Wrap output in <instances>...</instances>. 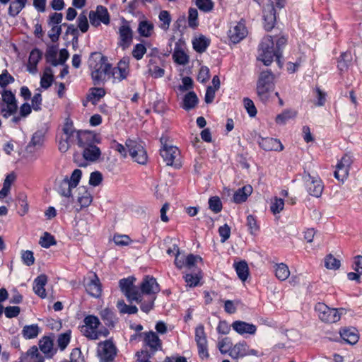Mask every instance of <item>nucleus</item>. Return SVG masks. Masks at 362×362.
Wrapping results in <instances>:
<instances>
[{
  "mask_svg": "<svg viewBox=\"0 0 362 362\" xmlns=\"http://www.w3.org/2000/svg\"><path fill=\"white\" fill-rule=\"evenodd\" d=\"M70 341V335L68 333H64L59 335L57 344L62 350H64Z\"/></svg>",
  "mask_w": 362,
  "mask_h": 362,
  "instance_id": "obj_64",
  "label": "nucleus"
},
{
  "mask_svg": "<svg viewBox=\"0 0 362 362\" xmlns=\"http://www.w3.org/2000/svg\"><path fill=\"white\" fill-rule=\"evenodd\" d=\"M26 362H43L42 357L39 354L36 346L31 347L25 356Z\"/></svg>",
  "mask_w": 362,
  "mask_h": 362,
  "instance_id": "obj_37",
  "label": "nucleus"
},
{
  "mask_svg": "<svg viewBox=\"0 0 362 362\" xmlns=\"http://www.w3.org/2000/svg\"><path fill=\"white\" fill-rule=\"evenodd\" d=\"M159 19L162 22L160 28L165 31L168 30L171 22L170 13L167 11H162L159 14Z\"/></svg>",
  "mask_w": 362,
  "mask_h": 362,
  "instance_id": "obj_48",
  "label": "nucleus"
},
{
  "mask_svg": "<svg viewBox=\"0 0 362 362\" xmlns=\"http://www.w3.org/2000/svg\"><path fill=\"white\" fill-rule=\"evenodd\" d=\"M196 6L204 12H209L212 10L214 3L211 0H196Z\"/></svg>",
  "mask_w": 362,
  "mask_h": 362,
  "instance_id": "obj_57",
  "label": "nucleus"
},
{
  "mask_svg": "<svg viewBox=\"0 0 362 362\" xmlns=\"http://www.w3.org/2000/svg\"><path fill=\"white\" fill-rule=\"evenodd\" d=\"M84 325L81 327V332L83 334L92 340L98 339L101 334L106 336L107 332L98 330L100 324L99 319L94 315H88L83 320Z\"/></svg>",
  "mask_w": 362,
  "mask_h": 362,
  "instance_id": "obj_9",
  "label": "nucleus"
},
{
  "mask_svg": "<svg viewBox=\"0 0 362 362\" xmlns=\"http://www.w3.org/2000/svg\"><path fill=\"white\" fill-rule=\"evenodd\" d=\"M296 115V112L295 111L286 110L285 112H283L276 117V122L278 124H285L288 119L294 118Z\"/></svg>",
  "mask_w": 362,
  "mask_h": 362,
  "instance_id": "obj_51",
  "label": "nucleus"
},
{
  "mask_svg": "<svg viewBox=\"0 0 362 362\" xmlns=\"http://www.w3.org/2000/svg\"><path fill=\"white\" fill-rule=\"evenodd\" d=\"M209 43L210 40L204 35L194 38L192 42L194 49L199 53L204 52Z\"/></svg>",
  "mask_w": 362,
  "mask_h": 362,
  "instance_id": "obj_33",
  "label": "nucleus"
},
{
  "mask_svg": "<svg viewBox=\"0 0 362 362\" xmlns=\"http://www.w3.org/2000/svg\"><path fill=\"white\" fill-rule=\"evenodd\" d=\"M144 334V342L153 351H157L161 347V341L158 335L153 332H146Z\"/></svg>",
  "mask_w": 362,
  "mask_h": 362,
  "instance_id": "obj_24",
  "label": "nucleus"
},
{
  "mask_svg": "<svg viewBox=\"0 0 362 362\" xmlns=\"http://www.w3.org/2000/svg\"><path fill=\"white\" fill-rule=\"evenodd\" d=\"M89 19L92 25L98 27L100 23L107 25L110 22V17L106 8L103 6H98L95 11L89 13Z\"/></svg>",
  "mask_w": 362,
  "mask_h": 362,
  "instance_id": "obj_17",
  "label": "nucleus"
},
{
  "mask_svg": "<svg viewBox=\"0 0 362 362\" xmlns=\"http://www.w3.org/2000/svg\"><path fill=\"white\" fill-rule=\"evenodd\" d=\"M88 66L95 84H101L110 81L111 64L107 58L100 52L91 54L88 59Z\"/></svg>",
  "mask_w": 362,
  "mask_h": 362,
  "instance_id": "obj_2",
  "label": "nucleus"
},
{
  "mask_svg": "<svg viewBox=\"0 0 362 362\" xmlns=\"http://www.w3.org/2000/svg\"><path fill=\"white\" fill-rule=\"evenodd\" d=\"M47 282V277L46 275L42 274L35 279L34 281L33 291L41 298L46 297V291L45 286Z\"/></svg>",
  "mask_w": 362,
  "mask_h": 362,
  "instance_id": "obj_25",
  "label": "nucleus"
},
{
  "mask_svg": "<svg viewBox=\"0 0 362 362\" xmlns=\"http://www.w3.org/2000/svg\"><path fill=\"white\" fill-rule=\"evenodd\" d=\"M286 0H275L274 2H269L264 6L263 9V25L267 31L272 30L276 21V8L281 9L284 7Z\"/></svg>",
  "mask_w": 362,
  "mask_h": 362,
  "instance_id": "obj_7",
  "label": "nucleus"
},
{
  "mask_svg": "<svg viewBox=\"0 0 362 362\" xmlns=\"http://www.w3.org/2000/svg\"><path fill=\"white\" fill-rule=\"evenodd\" d=\"M53 81V73L50 68H46L40 80L41 86L48 88Z\"/></svg>",
  "mask_w": 362,
  "mask_h": 362,
  "instance_id": "obj_41",
  "label": "nucleus"
},
{
  "mask_svg": "<svg viewBox=\"0 0 362 362\" xmlns=\"http://www.w3.org/2000/svg\"><path fill=\"white\" fill-rule=\"evenodd\" d=\"M112 240L118 246H126L131 243L130 238L127 235L116 234L113 236Z\"/></svg>",
  "mask_w": 362,
  "mask_h": 362,
  "instance_id": "obj_55",
  "label": "nucleus"
},
{
  "mask_svg": "<svg viewBox=\"0 0 362 362\" xmlns=\"http://www.w3.org/2000/svg\"><path fill=\"white\" fill-rule=\"evenodd\" d=\"M197 18H198V11L194 8H190L189 10V16H188V23L189 26L192 28H195L197 26Z\"/></svg>",
  "mask_w": 362,
  "mask_h": 362,
  "instance_id": "obj_61",
  "label": "nucleus"
},
{
  "mask_svg": "<svg viewBox=\"0 0 362 362\" xmlns=\"http://www.w3.org/2000/svg\"><path fill=\"white\" fill-rule=\"evenodd\" d=\"M99 140L97 136L90 132H82L80 131L75 143L84 148L90 145H93L94 143H98Z\"/></svg>",
  "mask_w": 362,
  "mask_h": 362,
  "instance_id": "obj_21",
  "label": "nucleus"
},
{
  "mask_svg": "<svg viewBox=\"0 0 362 362\" xmlns=\"http://www.w3.org/2000/svg\"><path fill=\"white\" fill-rule=\"evenodd\" d=\"M21 258L24 264L28 266H31L35 262L33 252L30 250L23 251L21 252Z\"/></svg>",
  "mask_w": 362,
  "mask_h": 362,
  "instance_id": "obj_62",
  "label": "nucleus"
},
{
  "mask_svg": "<svg viewBox=\"0 0 362 362\" xmlns=\"http://www.w3.org/2000/svg\"><path fill=\"white\" fill-rule=\"evenodd\" d=\"M247 187L244 186L242 188L238 189L233 195V201L235 203H242L247 200Z\"/></svg>",
  "mask_w": 362,
  "mask_h": 362,
  "instance_id": "obj_50",
  "label": "nucleus"
},
{
  "mask_svg": "<svg viewBox=\"0 0 362 362\" xmlns=\"http://www.w3.org/2000/svg\"><path fill=\"white\" fill-rule=\"evenodd\" d=\"M231 327L233 329L240 334L249 333V325L243 321H235L233 322Z\"/></svg>",
  "mask_w": 362,
  "mask_h": 362,
  "instance_id": "obj_46",
  "label": "nucleus"
},
{
  "mask_svg": "<svg viewBox=\"0 0 362 362\" xmlns=\"http://www.w3.org/2000/svg\"><path fill=\"white\" fill-rule=\"evenodd\" d=\"M39 334V327L37 325H26L23 327V335L25 339H33Z\"/></svg>",
  "mask_w": 362,
  "mask_h": 362,
  "instance_id": "obj_42",
  "label": "nucleus"
},
{
  "mask_svg": "<svg viewBox=\"0 0 362 362\" xmlns=\"http://www.w3.org/2000/svg\"><path fill=\"white\" fill-rule=\"evenodd\" d=\"M63 132L62 137L69 140L71 143H75L80 131H76L71 123L66 122L63 127Z\"/></svg>",
  "mask_w": 362,
  "mask_h": 362,
  "instance_id": "obj_30",
  "label": "nucleus"
},
{
  "mask_svg": "<svg viewBox=\"0 0 362 362\" xmlns=\"http://www.w3.org/2000/svg\"><path fill=\"white\" fill-rule=\"evenodd\" d=\"M100 155V151L99 148L93 144L83 148V156L87 160H96Z\"/></svg>",
  "mask_w": 362,
  "mask_h": 362,
  "instance_id": "obj_28",
  "label": "nucleus"
},
{
  "mask_svg": "<svg viewBox=\"0 0 362 362\" xmlns=\"http://www.w3.org/2000/svg\"><path fill=\"white\" fill-rule=\"evenodd\" d=\"M103 175L99 171L92 172L90 174L88 184L93 187H97L100 185L103 181Z\"/></svg>",
  "mask_w": 362,
  "mask_h": 362,
  "instance_id": "obj_53",
  "label": "nucleus"
},
{
  "mask_svg": "<svg viewBox=\"0 0 362 362\" xmlns=\"http://www.w3.org/2000/svg\"><path fill=\"white\" fill-rule=\"evenodd\" d=\"M195 341L198 347V351L202 358H207L209 353L207 350V338L204 327L202 325L195 328Z\"/></svg>",
  "mask_w": 362,
  "mask_h": 362,
  "instance_id": "obj_16",
  "label": "nucleus"
},
{
  "mask_svg": "<svg viewBox=\"0 0 362 362\" xmlns=\"http://www.w3.org/2000/svg\"><path fill=\"white\" fill-rule=\"evenodd\" d=\"M209 208L215 213H218L222 209V203L218 197H213L209 201Z\"/></svg>",
  "mask_w": 362,
  "mask_h": 362,
  "instance_id": "obj_58",
  "label": "nucleus"
},
{
  "mask_svg": "<svg viewBox=\"0 0 362 362\" xmlns=\"http://www.w3.org/2000/svg\"><path fill=\"white\" fill-rule=\"evenodd\" d=\"M44 141V133L42 131H37L33 135L28 148H40L42 146Z\"/></svg>",
  "mask_w": 362,
  "mask_h": 362,
  "instance_id": "obj_43",
  "label": "nucleus"
},
{
  "mask_svg": "<svg viewBox=\"0 0 362 362\" xmlns=\"http://www.w3.org/2000/svg\"><path fill=\"white\" fill-rule=\"evenodd\" d=\"M116 347L107 340L98 344V356L101 362H112L116 356Z\"/></svg>",
  "mask_w": 362,
  "mask_h": 362,
  "instance_id": "obj_15",
  "label": "nucleus"
},
{
  "mask_svg": "<svg viewBox=\"0 0 362 362\" xmlns=\"http://www.w3.org/2000/svg\"><path fill=\"white\" fill-rule=\"evenodd\" d=\"M325 266L328 269H337L340 267V261L333 255H329L325 259Z\"/></svg>",
  "mask_w": 362,
  "mask_h": 362,
  "instance_id": "obj_47",
  "label": "nucleus"
},
{
  "mask_svg": "<svg viewBox=\"0 0 362 362\" xmlns=\"http://www.w3.org/2000/svg\"><path fill=\"white\" fill-rule=\"evenodd\" d=\"M351 59L352 58L350 53L345 52L341 54L340 59L338 62L339 69L341 71H344V69H346L348 67L349 64L351 63Z\"/></svg>",
  "mask_w": 362,
  "mask_h": 362,
  "instance_id": "obj_54",
  "label": "nucleus"
},
{
  "mask_svg": "<svg viewBox=\"0 0 362 362\" xmlns=\"http://www.w3.org/2000/svg\"><path fill=\"white\" fill-rule=\"evenodd\" d=\"M318 313L319 318L325 322L333 323L339 321L341 315L345 313L344 309H336L329 308L322 303H318L315 307Z\"/></svg>",
  "mask_w": 362,
  "mask_h": 362,
  "instance_id": "obj_10",
  "label": "nucleus"
},
{
  "mask_svg": "<svg viewBox=\"0 0 362 362\" xmlns=\"http://www.w3.org/2000/svg\"><path fill=\"white\" fill-rule=\"evenodd\" d=\"M274 267L275 276L279 280L285 281L289 277L290 270L286 264H276Z\"/></svg>",
  "mask_w": 362,
  "mask_h": 362,
  "instance_id": "obj_29",
  "label": "nucleus"
},
{
  "mask_svg": "<svg viewBox=\"0 0 362 362\" xmlns=\"http://www.w3.org/2000/svg\"><path fill=\"white\" fill-rule=\"evenodd\" d=\"M156 64L154 60L150 61V67L148 69L149 74L154 78H161L164 76L165 71L163 68L159 67L158 66H153Z\"/></svg>",
  "mask_w": 362,
  "mask_h": 362,
  "instance_id": "obj_49",
  "label": "nucleus"
},
{
  "mask_svg": "<svg viewBox=\"0 0 362 362\" xmlns=\"http://www.w3.org/2000/svg\"><path fill=\"white\" fill-rule=\"evenodd\" d=\"M39 244L44 248H49L50 246L55 245L57 241L49 233L45 232L40 238Z\"/></svg>",
  "mask_w": 362,
  "mask_h": 362,
  "instance_id": "obj_38",
  "label": "nucleus"
},
{
  "mask_svg": "<svg viewBox=\"0 0 362 362\" xmlns=\"http://www.w3.org/2000/svg\"><path fill=\"white\" fill-rule=\"evenodd\" d=\"M303 182L305 187L310 195L317 198L321 197L324 185L319 177L312 176L308 173L303 176Z\"/></svg>",
  "mask_w": 362,
  "mask_h": 362,
  "instance_id": "obj_12",
  "label": "nucleus"
},
{
  "mask_svg": "<svg viewBox=\"0 0 362 362\" xmlns=\"http://www.w3.org/2000/svg\"><path fill=\"white\" fill-rule=\"evenodd\" d=\"M117 308L123 314H134L138 312V308L136 306L126 305L122 300L117 301Z\"/></svg>",
  "mask_w": 362,
  "mask_h": 362,
  "instance_id": "obj_44",
  "label": "nucleus"
},
{
  "mask_svg": "<svg viewBox=\"0 0 362 362\" xmlns=\"http://www.w3.org/2000/svg\"><path fill=\"white\" fill-rule=\"evenodd\" d=\"M340 335L343 340L350 344H356L359 338L357 331L354 328L343 329L340 332Z\"/></svg>",
  "mask_w": 362,
  "mask_h": 362,
  "instance_id": "obj_26",
  "label": "nucleus"
},
{
  "mask_svg": "<svg viewBox=\"0 0 362 362\" xmlns=\"http://www.w3.org/2000/svg\"><path fill=\"white\" fill-rule=\"evenodd\" d=\"M236 273L242 281H245L248 276V265L246 261H240L234 264Z\"/></svg>",
  "mask_w": 362,
  "mask_h": 362,
  "instance_id": "obj_32",
  "label": "nucleus"
},
{
  "mask_svg": "<svg viewBox=\"0 0 362 362\" xmlns=\"http://www.w3.org/2000/svg\"><path fill=\"white\" fill-rule=\"evenodd\" d=\"M100 317L107 326H113L115 324V317L112 312L109 308H105L100 311Z\"/></svg>",
  "mask_w": 362,
  "mask_h": 362,
  "instance_id": "obj_45",
  "label": "nucleus"
},
{
  "mask_svg": "<svg viewBox=\"0 0 362 362\" xmlns=\"http://www.w3.org/2000/svg\"><path fill=\"white\" fill-rule=\"evenodd\" d=\"M247 35V29L245 21L231 23L227 32L229 40L234 44L240 42Z\"/></svg>",
  "mask_w": 362,
  "mask_h": 362,
  "instance_id": "obj_13",
  "label": "nucleus"
},
{
  "mask_svg": "<svg viewBox=\"0 0 362 362\" xmlns=\"http://www.w3.org/2000/svg\"><path fill=\"white\" fill-rule=\"evenodd\" d=\"M257 142L259 146L265 151H281L284 149V146L279 139L274 138H262L259 136Z\"/></svg>",
  "mask_w": 362,
  "mask_h": 362,
  "instance_id": "obj_19",
  "label": "nucleus"
},
{
  "mask_svg": "<svg viewBox=\"0 0 362 362\" xmlns=\"http://www.w3.org/2000/svg\"><path fill=\"white\" fill-rule=\"evenodd\" d=\"M276 58V50L274 47V40L272 35L264 36L259 45L257 59L265 66H269Z\"/></svg>",
  "mask_w": 362,
  "mask_h": 362,
  "instance_id": "obj_6",
  "label": "nucleus"
},
{
  "mask_svg": "<svg viewBox=\"0 0 362 362\" xmlns=\"http://www.w3.org/2000/svg\"><path fill=\"white\" fill-rule=\"evenodd\" d=\"M2 98L4 102L7 105L6 108L2 110L3 116L4 117H8L15 113L17 110L15 97L11 91L6 90L2 94Z\"/></svg>",
  "mask_w": 362,
  "mask_h": 362,
  "instance_id": "obj_20",
  "label": "nucleus"
},
{
  "mask_svg": "<svg viewBox=\"0 0 362 362\" xmlns=\"http://www.w3.org/2000/svg\"><path fill=\"white\" fill-rule=\"evenodd\" d=\"M115 149L124 158H126L129 153L132 160L139 164L145 165L147 162L146 151L142 144L136 140L129 139L124 145L117 143Z\"/></svg>",
  "mask_w": 362,
  "mask_h": 362,
  "instance_id": "obj_4",
  "label": "nucleus"
},
{
  "mask_svg": "<svg viewBox=\"0 0 362 362\" xmlns=\"http://www.w3.org/2000/svg\"><path fill=\"white\" fill-rule=\"evenodd\" d=\"M146 52V47L142 44H137L134 46L132 50V55L136 59L139 60L143 57Z\"/></svg>",
  "mask_w": 362,
  "mask_h": 362,
  "instance_id": "obj_59",
  "label": "nucleus"
},
{
  "mask_svg": "<svg viewBox=\"0 0 362 362\" xmlns=\"http://www.w3.org/2000/svg\"><path fill=\"white\" fill-rule=\"evenodd\" d=\"M284 207V201L281 198L275 197L272 202L270 209L273 214L280 213Z\"/></svg>",
  "mask_w": 362,
  "mask_h": 362,
  "instance_id": "obj_56",
  "label": "nucleus"
},
{
  "mask_svg": "<svg viewBox=\"0 0 362 362\" xmlns=\"http://www.w3.org/2000/svg\"><path fill=\"white\" fill-rule=\"evenodd\" d=\"M42 57V53L38 49H33L29 57L28 69L30 72L34 73L36 70V66Z\"/></svg>",
  "mask_w": 362,
  "mask_h": 362,
  "instance_id": "obj_34",
  "label": "nucleus"
},
{
  "mask_svg": "<svg viewBox=\"0 0 362 362\" xmlns=\"http://www.w3.org/2000/svg\"><path fill=\"white\" fill-rule=\"evenodd\" d=\"M57 50L54 47L49 48L46 53V58L48 62H51L53 66L58 64L57 59Z\"/></svg>",
  "mask_w": 362,
  "mask_h": 362,
  "instance_id": "obj_63",
  "label": "nucleus"
},
{
  "mask_svg": "<svg viewBox=\"0 0 362 362\" xmlns=\"http://www.w3.org/2000/svg\"><path fill=\"white\" fill-rule=\"evenodd\" d=\"M119 37H120V46L124 49L132 41L133 32L130 27L127 24H123L119 29Z\"/></svg>",
  "mask_w": 362,
  "mask_h": 362,
  "instance_id": "obj_23",
  "label": "nucleus"
},
{
  "mask_svg": "<svg viewBox=\"0 0 362 362\" xmlns=\"http://www.w3.org/2000/svg\"><path fill=\"white\" fill-rule=\"evenodd\" d=\"M274 89V75L268 70L261 72L257 85L258 95L262 100H265Z\"/></svg>",
  "mask_w": 362,
  "mask_h": 362,
  "instance_id": "obj_8",
  "label": "nucleus"
},
{
  "mask_svg": "<svg viewBox=\"0 0 362 362\" xmlns=\"http://www.w3.org/2000/svg\"><path fill=\"white\" fill-rule=\"evenodd\" d=\"M138 31L141 35L149 37L153 31V25L146 21H143L139 25Z\"/></svg>",
  "mask_w": 362,
  "mask_h": 362,
  "instance_id": "obj_39",
  "label": "nucleus"
},
{
  "mask_svg": "<svg viewBox=\"0 0 362 362\" xmlns=\"http://www.w3.org/2000/svg\"><path fill=\"white\" fill-rule=\"evenodd\" d=\"M162 147L160 150V155L163 162L168 166L175 168H180L182 166L180 153L178 148L168 142L165 137L160 138Z\"/></svg>",
  "mask_w": 362,
  "mask_h": 362,
  "instance_id": "obj_5",
  "label": "nucleus"
},
{
  "mask_svg": "<svg viewBox=\"0 0 362 362\" xmlns=\"http://www.w3.org/2000/svg\"><path fill=\"white\" fill-rule=\"evenodd\" d=\"M82 169H75L70 176L56 180L58 193L72 204L77 210L88 207L93 202V194L86 186L78 187L82 177Z\"/></svg>",
  "mask_w": 362,
  "mask_h": 362,
  "instance_id": "obj_1",
  "label": "nucleus"
},
{
  "mask_svg": "<svg viewBox=\"0 0 362 362\" xmlns=\"http://www.w3.org/2000/svg\"><path fill=\"white\" fill-rule=\"evenodd\" d=\"M40 350L49 357L54 355L55 350L53 349V341L48 337H44L39 341Z\"/></svg>",
  "mask_w": 362,
  "mask_h": 362,
  "instance_id": "obj_27",
  "label": "nucleus"
},
{
  "mask_svg": "<svg viewBox=\"0 0 362 362\" xmlns=\"http://www.w3.org/2000/svg\"><path fill=\"white\" fill-rule=\"evenodd\" d=\"M232 357H242L247 354V344L238 343L235 344L230 351Z\"/></svg>",
  "mask_w": 362,
  "mask_h": 362,
  "instance_id": "obj_40",
  "label": "nucleus"
},
{
  "mask_svg": "<svg viewBox=\"0 0 362 362\" xmlns=\"http://www.w3.org/2000/svg\"><path fill=\"white\" fill-rule=\"evenodd\" d=\"M218 233L221 236V242L225 243L230 236V227L228 224L219 227Z\"/></svg>",
  "mask_w": 362,
  "mask_h": 362,
  "instance_id": "obj_60",
  "label": "nucleus"
},
{
  "mask_svg": "<svg viewBox=\"0 0 362 362\" xmlns=\"http://www.w3.org/2000/svg\"><path fill=\"white\" fill-rule=\"evenodd\" d=\"M173 57L175 62L179 64H186L189 60L187 55L181 49L175 50Z\"/></svg>",
  "mask_w": 362,
  "mask_h": 362,
  "instance_id": "obj_52",
  "label": "nucleus"
},
{
  "mask_svg": "<svg viewBox=\"0 0 362 362\" xmlns=\"http://www.w3.org/2000/svg\"><path fill=\"white\" fill-rule=\"evenodd\" d=\"M274 40V47L276 50V61L280 68L282 67L283 63L281 62L282 52L286 47L288 37L284 35H279L272 36Z\"/></svg>",
  "mask_w": 362,
  "mask_h": 362,
  "instance_id": "obj_18",
  "label": "nucleus"
},
{
  "mask_svg": "<svg viewBox=\"0 0 362 362\" xmlns=\"http://www.w3.org/2000/svg\"><path fill=\"white\" fill-rule=\"evenodd\" d=\"M136 279L133 276L122 279L119 282V288L129 301H136L141 304V309L148 313L153 306V298H152L148 303L142 298V295L137 290L134 282Z\"/></svg>",
  "mask_w": 362,
  "mask_h": 362,
  "instance_id": "obj_3",
  "label": "nucleus"
},
{
  "mask_svg": "<svg viewBox=\"0 0 362 362\" xmlns=\"http://www.w3.org/2000/svg\"><path fill=\"white\" fill-rule=\"evenodd\" d=\"M140 289L139 293L142 295V298L148 303L152 298L153 301L155 300L156 294L159 292L160 287L155 278L146 276L140 284Z\"/></svg>",
  "mask_w": 362,
  "mask_h": 362,
  "instance_id": "obj_11",
  "label": "nucleus"
},
{
  "mask_svg": "<svg viewBox=\"0 0 362 362\" xmlns=\"http://www.w3.org/2000/svg\"><path fill=\"white\" fill-rule=\"evenodd\" d=\"M27 0H13L8 8V13L12 16L18 15L25 7Z\"/></svg>",
  "mask_w": 362,
  "mask_h": 362,
  "instance_id": "obj_36",
  "label": "nucleus"
},
{
  "mask_svg": "<svg viewBox=\"0 0 362 362\" xmlns=\"http://www.w3.org/2000/svg\"><path fill=\"white\" fill-rule=\"evenodd\" d=\"M86 289L87 293L94 297L99 298L102 293V286L99 278L96 274H93L89 282L86 284Z\"/></svg>",
  "mask_w": 362,
  "mask_h": 362,
  "instance_id": "obj_22",
  "label": "nucleus"
},
{
  "mask_svg": "<svg viewBox=\"0 0 362 362\" xmlns=\"http://www.w3.org/2000/svg\"><path fill=\"white\" fill-rule=\"evenodd\" d=\"M129 74V58L122 59L115 68L110 69V81L112 83L120 82L126 79Z\"/></svg>",
  "mask_w": 362,
  "mask_h": 362,
  "instance_id": "obj_14",
  "label": "nucleus"
},
{
  "mask_svg": "<svg viewBox=\"0 0 362 362\" xmlns=\"http://www.w3.org/2000/svg\"><path fill=\"white\" fill-rule=\"evenodd\" d=\"M105 91L102 88H90L87 95V100L90 102L93 105H95L104 95Z\"/></svg>",
  "mask_w": 362,
  "mask_h": 362,
  "instance_id": "obj_31",
  "label": "nucleus"
},
{
  "mask_svg": "<svg viewBox=\"0 0 362 362\" xmlns=\"http://www.w3.org/2000/svg\"><path fill=\"white\" fill-rule=\"evenodd\" d=\"M198 103V98L194 92L185 95L183 99L182 107L187 110L194 108Z\"/></svg>",
  "mask_w": 362,
  "mask_h": 362,
  "instance_id": "obj_35",
  "label": "nucleus"
}]
</instances>
